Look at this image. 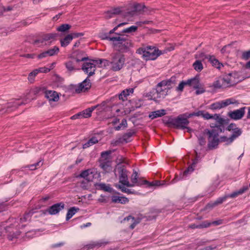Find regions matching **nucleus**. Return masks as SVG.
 I'll list each match as a JSON object with an SVG mask.
<instances>
[{
	"mask_svg": "<svg viewBox=\"0 0 250 250\" xmlns=\"http://www.w3.org/2000/svg\"><path fill=\"white\" fill-rule=\"evenodd\" d=\"M176 82V77H172L168 80H163L159 83L151 99L157 101L165 98L168 95L169 90L175 85Z\"/></svg>",
	"mask_w": 250,
	"mask_h": 250,
	"instance_id": "obj_1",
	"label": "nucleus"
},
{
	"mask_svg": "<svg viewBox=\"0 0 250 250\" xmlns=\"http://www.w3.org/2000/svg\"><path fill=\"white\" fill-rule=\"evenodd\" d=\"M174 49V47L170 45L164 51L159 50L154 46H148L141 47L137 50V52L142 55L143 59L146 61H153L157 59L160 55L167 53Z\"/></svg>",
	"mask_w": 250,
	"mask_h": 250,
	"instance_id": "obj_2",
	"label": "nucleus"
},
{
	"mask_svg": "<svg viewBox=\"0 0 250 250\" xmlns=\"http://www.w3.org/2000/svg\"><path fill=\"white\" fill-rule=\"evenodd\" d=\"M115 174H119V184L116 185V187L120 189L122 192L127 194H133L135 192L134 190H131L126 188L129 185V181L127 176L128 171L123 165H117L114 169Z\"/></svg>",
	"mask_w": 250,
	"mask_h": 250,
	"instance_id": "obj_3",
	"label": "nucleus"
},
{
	"mask_svg": "<svg viewBox=\"0 0 250 250\" xmlns=\"http://www.w3.org/2000/svg\"><path fill=\"white\" fill-rule=\"evenodd\" d=\"M103 40H108L113 42L114 46L118 47L119 49H124L129 47L131 45L130 40L128 36L123 34H117L113 37H109L107 34L101 36Z\"/></svg>",
	"mask_w": 250,
	"mask_h": 250,
	"instance_id": "obj_4",
	"label": "nucleus"
},
{
	"mask_svg": "<svg viewBox=\"0 0 250 250\" xmlns=\"http://www.w3.org/2000/svg\"><path fill=\"white\" fill-rule=\"evenodd\" d=\"M187 115H188V113L181 114L176 118L172 119L170 121L169 123L177 129L182 130L186 129L187 132H190L192 129L188 127L189 123L188 119L189 117H188Z\"/></svg>",
	"mask_w": 250,
	"mask_h": 250,
	"instance_id": "obj_5",
	"label": "nucleus"
},
{
	"mask_svg": "<svg viewBox=\"0 0 250 250\" xmlns=\"http://www.w3.org/2000/svg\"><path fill=\"white\" fill-rule=\"evenodd\" d=\"M233 79L232 74L229 73L224 77L219 78L213 83L212 86L215 88H220L231 85L235 82Z\"/></svg>",
	"mask_w": 250,
	"mask_h": 250,
	"instance_id": "obj_6",
	"label": "nucleus"
},
{
	"mask_svg": "<svg viewBox=\"0 0 250 250\" xmlns=\"http://www.w3.org/2000/svg\"><path fill=\"white\" fill-rule=\"evenodd\" d=\"M239 104V103L238 101L235 99L233 98H229L212 104L210 105L209 108L212 110L220 109L230 104H233L235 107H237Z\"/></svg>",
	"mask_w": 250,
	"mask_h": 250,
	"instance_id": "obj_7",
	"label": "nucleus"
},
{
	"mask_svg": "<svg viewBox=\"0 0 250 250\" xmlns=\"http://www.w3.org/2000/svg\"><path fill=\"white\" fill-rule=\"evenodd\" d=\"M72 58L74 61L77 62L88 61L89 62H103L104 60L103 59H93L89 58L87 54L81 51H76L72 54Z\"/></svg>",
	"mask_w": 250,
	"mask_h": 250,
	"instance_id": "obj_8",
	"label": "nucleus"
},
{
	"mask_svg": "<svg viewBox=\"0 0 250 250\" xmlns=\"http://www.w3.org/2000/svg\"><path fill=\"white\" fill-rule=\"evenodd\" d=\"M58 36L57 33H49L42 36V38L37 40L34 42L33 44L38 46L49 45L52 42L55 41Z\"/></svg>",
	"mask_w": 250,
	"mask_h": 250,
	"instance_id": "obj_9",
	"label": "nucleus"
},
{
	"mask_svg": "<svg viewBox=\"0 0 250 250\" xmlns=\"http://www.w3.org/2000/svg\"><path fill=\"white\" fill-rule=\"evenodd\" d=\"M221 132L213 129L208 131L207 133L208 135V146L209 148H213L218 145L219 142L218 135Z\"/></svg>",
	"mask_w": 250,
	"mask_h": 250,
	"instance_id": "obj_10",
	"label": "nucleus"
},
{
	"mask_svg": "<svg viewBox=\"0 0 250 250\" xmlns=\"http://www.w3.org/2000/svg\"><path fill=\"white\" fill-rule=\"evenodd\" d=\"M213 120L215 123L210 124V126L213 129L220 132H222L223 125L227 123L226 120L223 118L219 114H215L213 115Z\"/></svg>",
	"mask_w": 250,
	"mask_h": 250,
	"instance_id": "obj_11",
	"label": "nucleus"
},
{
	"mask_svg": "<svg viewBox=\"0 0 250 250\" xmlns=\"http://www.w3.org/2000/svg\"><path fill=\"white\" fill-rule=\"evenodd\" d=\"M199 160V157L196 155L195 159L193 160L192 164L189 166L187 169H186L183 173V174H181L180 176H176L175 178L172 181V183H174L180 179H183L185 176H187L188 174L192 172L196 166V165L198 163Z\"/></svg>",
	"mask_w": 250,
	"mask_h": 250,
	"instance_id": "obj_12",
	"label": "nucleus"
},
{
	"mask_svg": "<svg viewBox=\"0 0 250 250\" xmlns=\"http://www.w3.org/2000/svg\"><path fill=\"white\" fill-rule=\"evenodd\" d=\"M246 109V107H243L238 109L230 111L228 113V116L232 120H239L244 117Z\"/></svg>",
	"mask_w": 250,
	"mask_h": 250,
	"instance_id": "obj_13",
	"label": "nucleus"
},
{
	"mask_svg": "<svg viewBox=\"0 0 250 250\" xmlns=\"http://www.w3.org/2000/svg\"><path fill=\"white\" fill-rule=\"evenodd\" d=\"M196 60L194 62H219V61L213 55H205L203 53H199L196 55Z\"/></svg>",
	"mask_w": 250,
	"mask_h": 250,
	"instance_id": "obj_14",
	"label": "nucleus"
},
{
	"mask_svg": "<svg viewBox=\"0 0 250 250\" xmlns=\"http://www.w3.org/2000/svg\"><path fill=\"white\" fill-rule=\"evenodd\" d=\"M91 86V83L88 77H87L83 82L80 83L75 88L76 93H80L84 92L90 89Z\"/></svg>",
	"mask_w": 250,
	"mask_h": 250,
	"instance_id": "obj_15",
	"label": "nucleus"
},
{
	"mask_svg": "<svg viewBox=\"0 0 250 250\" xmlns=\"http://www.w3.org/2000/svg\"><path fill=\"white\" fill-rule=\"evenodd\" d=\"M131 183L129 182L130 186H126V187H133L135 186H141L143 185L146 184V183H148V182L146 180H142L140 179H138V173L136 171H134L132 175L130 177Z\"/></svg>",
	"mask_w": 250,
	"mask_h": 250,
	"instance_id": "obj_16",
	"label": "nucleus"
},
{
	"mask_svg": "<svg viewBox=\"0 0 250 250\" xmlns=\"http://www.w3.org/2000/svg\"><path fill=\"white\" fill-rule=\"evenodd\" d=\"M97 170L94 168L88 169L83 171L79 177L85 179L88 182L92 181L97 174Z\"/></svg>",
	"mask_w": 250,
	"mask_h": 250,
	"instance_id": "obj_17",
	"label": "nucleus"
},
{
	"mask_svg": "<svg viewBox=\"0 0 250 250\" xmlns=\"http://www.w3.org/2000/svg\"><path fill=\"white\" fill-rule=\"evenodd\" d=\"M64 208V204L62 203L55 204L50 207L46 209L43 213L45 214L48 212L50 215H55L58 213L61 210H62Z\"/></svg>",
	"mask_w": 250,
	"mask_h": 250,
	"instance_id": "obj_18",
	"label": "nucleus"
},
{
	"mask_svg": "<svg viewBox=\"0 0 250 250\" xmlns=\"http://www.w3.org/2000/svg\"><path fill=\"white\" fill-rule=\"evenodd\" d=\"M53 68V63L49 67H41L39 69H36L34 70L33 71L31 72L28 76V79L29 81L32 83L34 82L35 76L38 73V72H43L47 73L49 72L50 70Z\"/></svg>",
	"mask_w": 250,
	"mask_h": 250,
	"instance_id": "obj_19",
	"label": "nucleus"
},
{
	"mask_svg": "<svg viewBox=\"0 0 250 250\" xmlns=\"http://www.w3.org/2000/svg\"><path fill=\"white\" fill-rule=\"evenodd\" d=\"M44 96L50 103L57 102L59 100L58 93L54 90H46L44 92Z\"/></svg>",
	"mask_w": 250,
	"mask_h": 250,
	"instance_id": "obj_20",
	"label": "nucleus"
},
{
	"mask_svg": "<svg viewBox=\"0 0 250 250\" xmlns=\"http://www.w3.org/2000/svg\"><path fill=\"white\" fill-rule=\"evenodd\" d=\"M82 69L84 72L88 75V77L93 75L96 70L95 63H83Z\"/></svg>",
	"mask_w": 250,
	"mask_h": 250,
	"instance_id": "obj_21",
	"label": "nucleus"
},
{
	"mask_svg": "<svg viewBox=\"0 0 250 250\" xmlns=\"http://www.w3.org/2000/svg\"><path fill=\"white\" fill-rule=\"evenodd\" d=\"M123 222L126 223V225L128 226L130 229H133L136 225L139 223L140 220L138 218H135L132 216H128L124 218Z\"/></svg>",
	"mask_w": 250,
	"mask_h": 250,
	"instance_id": "obj_22",
	"label": "nucleus"
},
{
	"mask_svg": "<svg viewBox=\"0 0 250 250\" xmlns=\"http://www.w3.org/2000/svg\"><path fill=\"white\" fill-rule=\"evenodd\" d=\"M227 198H228L227 195H225L223 197H219L218 199H217V200L215 201L208 203L206 206V208H212L214 207L222 204L224 201H225L227 199Z\"/></svg>",
	"mask_w": 250,
	"mask_h": 250,
	"instance_id": "obj_23",
	"label": "nucleus"
},
{
	"mask_svg": "<svg viewBox=\"0 0 250 250\" xmlns=\"http://www.w3.org/2000/svg\"><path fill=\"white\" fill-rule=\"evenodd\" d=\"M187 83L188 86H192L194 88H198L200 85L199 77L196 76L194 78L188 80Z\"/></svg>",
	"mask_w": 250,
	"mask_h": 250,
	"instance_id": "obj_24",
	"label": "nucleus"
},
{
	"mask_svg": "<svg viewBox=\"0 0 250 250\" xmlns=\"http://www.w3.org/2000/svg\"><path fill=\"white\" fill-rule=\"evenodd\" d=\"M112 58L113 62H122L125 61L124 55L120 52L113 54Z\"/></svg>",
	"mask_w": 250,
	"mask_h": 250,
	"instance_id": "obj_25",
	"label": "nucleus"
},
{
	"mask_svg": "<svg viewBox=\"0 0 250 250\" xmlns=\"http://www.w3.org/2000/svg\"><path fill=\"white\" fill-rule=\"evenodd\" d=\"M249 189L248 186H244L243 188H240L239 190L236 191L232 193L231 194L227 195L228 198H235L239 195L242 194L243 193L246 192Z\"/></svg>",
	"mask_w": 250,
	"mask_h": 250,
	"instance_id": "obj_26",
	"label": "nucleus"
},
{
	"mask_svg": "<svg viewBox=\"0 0 250 250\" xmlns=\"http://www.w3.org/2000/svg\"><path fill=\"white\" fill-rule=\"evenodd\" d=\"M166 114V111L164 109H161L156 110L153 112H151L149 115V117L151 119L162 117Z\"/></svg>",
	"mask_w": 250,
	"mask_h": 250,
	"instance_id": "obj_27",
	"label": "nucleus"
},
{
	"mask_svg": "<svg viewBox=\"0 0 250 250\" xmlns=\"http://www.w3.org/2000/svg\"><path fill=\"white\" fill-rule=\"evenodd\" d=\"M134 89L133 88L126 89L123 90L121 94L119 95L120 100L124 101L126 100L127 96L129 95L130 94L133 93Z\"/></svg>",
	"mask_w": 250,
	"mask_h": 250,
	"instance_id": "obj_28",
	"label": "nucleus"
},
{
	"mask_svg": "<svg viewBox=\"0 0 250 250\" xmlns=\"http://www.w3.org/2000/svg\"><path fill=\"white\" fill-rule=\"evenodd\" d=\"M100 167L106 173L110 172L112 170L111 163L109 161L101 162Z\"/></svg>",
	"mask_w": 250,
	"mask_h": 250,
	"instance_id": "obj_29",
	"label": "nucleus"
},
{
	"mask_svg": "<svg viewBox=\"0 0 250 250\" xmlns=\"http://www.w3.org/2000/svg\"><path fill=\"white\" fill-rule=\"evenodd\" d=\"M242 133V131L240 129L238 128H235L233 130V134L230 137L227 139V142L228 143H232L233 140L236 139L237 137H238L239 136H240Z\"/></svg>",
	"mask_w": 250,
	"mask_h": 250,
	"instance_id": "obj_30",
	"label": "nucleus"
},
{
	"mask_svg": "<svg viewBox=\"0 0 250 250\" xmlns=\"http://www.w3.org/2000/svg\"><path fill=\"white\" fill-rule=\"evenodd\" d=\"M96 107L97 106H92L80 112L81 117L84 118H87L91 117V113Z\"/></svg>",
	"mask_w": 250,
	"mask_h": 250,
	"instance_id": "obj_31",
	"label": "nucleus"
},
{
	"mask_svg": "<svg viewBox=\"0 0 250 250\" xmlns=\"http://www.w3.org/2000/svg\"><path fill=\"white\" fill-rule=\"evenodd\" d=\"M73 39L72 35L68 34L63 39L60 40L61 46L65 47L68 45Z\"/></svg>",
	"mask_w": 250,
	"mask_h": 250,
	"instance_id": "obj_32",
	"label": "nucleus"
},
{
	"mask_svg": "<svg viewBox=\"0 0 250 250\" xmlns=\"http://www.w3.org/2000/svg\"><path fill=\"white\" fill-rule=\"evenodd\" d=\"M112 201L113 203H120L121 204H125L128 203V199L125 197H119L117 196H113L112 197Z\"/></svg>",
	"mask_w": 250,
	"mask_h": 250,
	"instance_id": "obj_33",
	"label": "nucleus"
},
{
	"mask_svg": "<svg viewBox=\"0 0 250 250\" xmlns=\"http://www.w3.org/2000/svg\"><path fill=\"white\" fill-rule=\"evenodd\" d=\"M97 186L99 189L110 193L112 192L113 190V189L110 187L109 184L99 183L97 184Z\"/></svg>",
	"mask_w": 250,
	"mask_h": 250,
	"instance_id": "obj_34",
	"label": "nucleus"
},
{
	"mask_svg": "<svg viewBox=\"0 0 250 250\" xmlns=\"http://www.w3.org/2000/svg\"><path fill=\"white\" fill-rule=\"evenodd\" d=\"M98 142V139L95 137H93L90 138L86 143L83 145V148L85 149L89 147V146L97 143Z\"/></svg>",
	"mask_w": 250,
	"mask_h": 250,
	"instance_id": "obj_35",
	"label": "nucleus"
},
{
	"mask_svg": "<svg viewBox=\"0 0 250 250\" xmlns=\"http://www.w3.org/2000/svg\"><path fill=\"white\" fill-rule=\"evenodd\" d=\"M120 12H121L120 8H114L112 10L107 11L105 13V16L106 18L109 19V18H112L113 17V15L118 14L120 13Z\"/></svg>",
	"mask_w": 250,
	"mask_h": 250,
	"instance_id": "obj_36",
	"label": "nucleus"
},
{
	"mask_svg": "<svg viewBox=\"0 0 250 250\" xmlns=\"http://www.w3.org/2000/svg\"><path fill=\"white\" fill-rule=\"evenodd\" d=\"M242 73L244 77H250V63H246L242 70Z\"/></svg>",
	"mask_w": 250,
	"mask_h": 250,
	"instance_id": "obj_37",
	"label": "nucleus"
},
{
	"mask_svg": "<svg viewBox=\"0 0 250 250\" xmlns=\"http://www.w3.org/2000/svg\"><path fill=\"white\" fill-rule=\"evenodd\" d=\"M234 43L232 44H229L225 46L222 49L221 52L222 53H230L231 52H234L236 51V48L235 47H232V45Z\"/></svg>",
	"mask_w": 250,
	"mask_h": 250,
	"instance_id": "obj_38",
	"label": "nucleus"
},
{
	"mask_svg": "<svg viewBox=\"0 0 250 250\" xmlns=\"http://www.w3.org/2000/svg\"><path fill=\"white\" fill-rule=\"evenodd\" d=\"M79 210V208L75 207L71 208L67 211L66 219L68 220L70 219Z\"/></svg>",
	"mask_w": 250,
	"mask_h": 250,
	"instance_id": "obj_39",
	"label": "nucleus"
},
{
	"mask_svg": "<svg viewBox=\"0 0 250 250\" xmlns=\"http://www.w3.org/2000/svg\"><path fill=\"white\" fill-rule=\"evenodd\" d=\"M23 103L20 102L19 99L15 100L14 101L8 103V108L14 107L17 108L19 106L22 105Z\"/></svg>",
	"mask_w": 250,
	"mask_h": 250,
	"instance_id": "obj_40",
	"label": "nucleus"
},
{
	"mask_svg": "<svg viewBox=\"0 0 250 250\" xmlns=\"http://www.w3.org/2000/svg\"><path fill=\"white\" fill-rule=\"evenodd\" d=\"M71 27V25L68 24H62L57 27V30L61 32H65L68 31Z\"/></svg>",
	"mask_w": 250,
	"mask_h": 250,
	"instance_id": "obj_41",
	"label": "nucleus"
},
{
	"mask_svg": "<svg viewBox=\"0 0 250 250\" xmlns=\"http://www.w3.org/2000/svg\"><path fill=\"white\" fill-rule=\"evenodd\" d=\"M26 56H27V57L32 58H33L34 57H37L38 59H42L43 58L48 57L49 56H48V55H47L46 51L45 52H43L41 53L39 55H36L34 54H32V55L27 54Z\"/></svg>",
	"mask_w": 250,
	"mask_h": 250,
	"instance_id": "obj_42",
	"label": "nucleus"
},
{
	"mask_svg": "<svg viewBox=\"0 0 250 250\" xmlns=\"http://www.w3.org/2000/svg\"><path fill=\"white\" fill-rule=\"evenodd\" d=\"M111 154L110 151H106L102 152L101 153V162H105L104 161H108L109 159L110 154Z\"/></svg>",
	"mask_w": 250,
	"mask_h": 250,
	"instance_id": "obj_43",
	"label": "nucleus"
},
{
	"mask_svg": "<svg viewBox=\"0 0 250 250\" xmlns=\"http://www.w3.org/2000/svg\"><path fill=\"white\" fill-rule=\"evenodd\" d=\"M59 51V49L57 46H54L53 48L50 49L46 51L47 55H48L49 56H52L58 53V52Z\"/></svg>",
	"mask_w": 250,
	"mask_h": 250,
	"instance_id": "obj_44",
	"label": "nucleus"
},
{
	"mask_svg": "<svg viewBox=\"0 0 250 250\" xmlns=\"http://www.w3.org/2000/svg\"><path fill=\"white\" fill-rule=\"evenodd\" d=\"M137 28L138 27L136 26H131L129 27L124 29L122 32L123 33L134 32L137 30Z\"/></svg>",
	"mask_w": 250,
	"mask_h": 250,
	"instance_id": "obj_45",
	"label": "nucleus"
},
{
	"mask_svg": "<svg viewBox=\"0 0 250 250\" xmlns=\"http://www.w3.org/2000/svg\"><path fill=\"white\" fill-rule=\"evenodd\" d=\"M33 212H29L27 213H25L24 215V217L21 218V222L22 223L29 220Z\"/></svg>",
	"mask_w": 250,
	"mask_h": 250,
	"instance_id": "obj_46",
	"label": "nucleus"
},
{
	"mask_svg": "<svg viewBox=\"0 0 250 250\" xmlns=\"http://www.w3.org/2000/svg\"><path fill=\"white\" fill-rule=\"evenodd\" d=\"M111 69L114 71H118L120 70L123 67L122 63H111Z\"/></svg>",
	"mask_w": 250,
	"mask_h": 250,
	"instance_id": "obj_47",
	"label": "nucleus"
},
{
	"mask_svg": "<svg viewBox=\"0 0 250 250\" xmlns=\"http://www.w3.org/2000/svg\"><path fill=\"white\" fill-rule=\"evenodd\" d=\"M145 5L141 3H136L134 5V8L137 12H140L143 10Z\"/></svg>",
	"mask_w": 250,
	"mask_h": 250,
	"instance_id": "obj_48",
	"label": "nucleus"
},
{
	"mask_svg": "<svg viewBox=\"0 0 250 250\" xmlns=\"http://www.w3.org/2000/svg\"><path fill=\"white\" fill-rule=\"evenodd\" d=\"M203 111H198V112H194L191 113H188V117H189V118L193 116H202L203 117Z\"/></svg>",
	"mask_w": 250,
	"mask_h": 250,
	"instance_id": "obj_49",
	"label": "nucleus"
},
{
	"mask_svg": "<svg viewBox=\"0 0 250 250\" xmlns=\"http://www.w3.org/2000/svg\"><path fill=\"white\" fill-rule=\"evenodd\" d=\"M242 58L245 60L247 61L250 59V50L247 51L243 52L242 55ZM250 62V61L249 62Z\"/></svg>",
	"mask_w": 250,
	"mask_h": 250,
	"instance_id": "obj_50",
	"label": "nucleus"
},
{
	"mask_svg": "<svg viewBox=\"0 0 250 250\" xmlns=\"http://www.w3.org/2000/svg\"><path fill=\"white\" fill-rule=\"evenodd\" d=\"M185 85H188L186 81H182L180 83L178 86L177 87V90L182 91H183L184 87Z\"/></svg>",
	"mask_w": 250,
	"mask_h": 250,
	"instance_id": "obj_51",
	"label": "nucleus"
},
{
	"mask_svg": "<svg viewBox=\"0 0 250 250\" xmlns=\"http://www.w3.org/2000/svg\"><path fill=\"white\" fill-rule=\"evenodd\" d=\"M194 68L197 71H201L203 69L202 63H193Z\"/></svg>",
	"mask_w": 250,
	"mask_h": 250,
	"instance_id": "obj_52",
	"label": "nucleus"
},
{
	"mask_svg": "<svg viewBox=\"0 0 250 250\" xmlns=\"http://www.w3.org/2000/svg\"><path fill=\"white\" fill-rule=\"evenodd\" d=\"M146 184H147L149 187H152V186H159L161 185L164 184V183L161 184L160 181H156L153 182H149L148 183H146Z\"/></svg>",
	"mask_w": 250,
	"mask_h": 250,
	"instance_id": "obj_53",
	"label": "nucleus"
},
{
	"mask_svg": "<svg viewBox=\"0 0 250 250\" xmlns=\"http://www.w3.org/2000/svg\"><path fill=\"white\" fill-rule=\"evenodd\" d=\"M100 246V244L98 242H92L86 245L87 249H93L95 247Z\"/></svg>",
	"mask_w": 250,
	"mask_h": 250,
	"instance_id": "obj_54",
	"label": "nucleus"
},
{
	"mask_svg": "<svg viewBox=\"0 0 250 250\" xmlns=\"http://www.w3.org/2000/svg\"><path fill=\"white\" fill-rule=\"evenodd\" d=\"M9 229L10 227H7L6 228L0 227V236L4 235L5 233L9 231Z\"/></svg>",
	"mask_w": 250,
	"mask_h": 250,
	"instance_id": "obj_55",
	"label": "nucleus"
},
{
	"mask_svg": "<svg viewBox=\"0 0 250 250\" xmlns=\"http://www.w3.org/2000/svg\"><path fill=\"white\" fill-rule=\"evenodd\" d=\"M134 132L133 131H129L127 132H126L124 135V138L125 140L128 139V138H130L133 136V135L134 134Z\"/></svg>",
	"mask_w": 250,
	"mask_h": 250,
	"instance_id": "obj_56",
	"label": "nucleus"
},
{
	"mask_svg": "<svg viewBox=\"0 0 250 250\" xmlns=\"http://www.w3.org/2000/svg\"><path fill=\"white\" fill-rule=\"evenodd\" d=\"M40 163L41 162L40 161L38 163H35V164L29 165L26 167H28L31 170H35L37 168V167L38 166H39Z\"/></svg>",
	"mask_w": 250,
	"mask_h": 250,
	"instance_id": "obj_57",
	"label": "nucleus"
},
{
	"mask_svg": "<svg viewBox=\"0 0 250 250\" xmlns=\"http://www.w3.org/2000/svg\"><path fill=\"white\" fill-rule=\"evenodd\" d=\"M205 119H213V115H211L208 112H206L203 113V117Z\"/></svg>",
	"mask_w": 250,
	"mask_h": 250,
	"instance_id": "obj_58",
	"label": "nucleus"
},
{
	"mask_svg": "<svg viewBox=\"0 0 250 250\" xmlns=\"http://www.w3.org/2000/svg\"><path fill=\"white\" fill-rule=\"evenodd\" d=\"M126 23L125 22H123V23H121L119 24H118L117 26H116V27H115L113 29H112L111 30H110L109 32V34H112L115 31L117 30V29H118V28L119 27H120L121 26H123V25H124L126 24Z\"/></svg>",
	"mask_w": 250,
	"mask_h": 250,
	"instance_id": "obj_59",
	"label": "nucleus"
},
{
	"mask_svg": "<svg viewBox=\"0 0 250 250\" xmlns=\"http://www.w3.org/2000/svg\"><path fill=\"white\" fill-rule=\"evenodd\" d=\"M221 222L222 221L221 220H219V221H213L211 223H208L206 225H204V227H208L209 226H210V225L212 224H213V225H220L221 224Z\"/></svg>",
	"mask_w": 250,
	"mask_h": 250,
	"instance_id": "obj_60",
	"label": "nucleus"
},
{
	"mask_svg": "<svg viewBox=\"0 0 250 250\" xmlns=\"http://www.w3.org/2000/svg\"><path fill=\"white\" fill-rule=\"evenodd\" d=\"M212 66L218 70H221L224 67V63H212Z\"/></svg>",
	"mask_w": 250,
	"mask_h": 250,
	"instance_id": "obj_61",
	"label": "nucleus"
},
{
	"mask_svg": "<svg viewBox=\"0 0 250 250\" xmlns=\"http://www.w3.org/2000/svg\"><path fill=\"white\" fill-rule=\"evenodd\" d=\"M197 90L196 91V94L197 95L201 94L205 92V89L203 87H198V88H196Z\"/></svg>",
	"mask_w": 250,
	"mask_h": 250,
	"instance_id": "obj_62",
	"label": "nucleus"
},
{
	"mask_svg": "<svg viewBox=\"0 0 250 250\" xmlns=\"http://www.w3.org/2000/svg\"><path fill=\"white\" fill-rule=\"evenodd\" d=\"M236 127V125L235 124H230L228 126V130L229 131L230 130H234Z\"/></svg>",
	"mask_w": 250,
	"mask_h": 250,
	"instance_id": "obj_63",
	"label": "nucleus"
},
{
	"mask_svg": "<svg viewBox=\"0 0 250 250\" xmlns=\"http://www.w3.org/2000/svg\"><path fill=\"white\" fill-rule=\"evenodd\" d=\"M66 67L69 71H72L74 70L73 63H66Z\"/></svg>",
	"mask_w": 250,
	"mask_h": 250,
	"instance_id": "obj_64",
	"label": "nucleus"
}]
</instances>
